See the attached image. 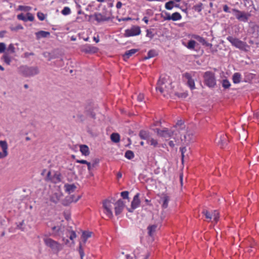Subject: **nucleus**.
Masks as SVG:
<instances>
[{
	"label": "nucleus",
	"mask_w": 259,
	"mask_h": 259,
	"mask_svg": "<svg viewBox=\"0 0 259 259\" xmlns=\"http://www.w3.org/2000/svg\"><path fill=\"white\" fill-rule=\"evenodd\" d=\"M222 86L225 89H228L230 86L231 83L228 80L225 79L222 80Z\"/></svg>",
	"instance_id": "obj_35"
},
{
	"label": "nucleus",
	"mask_w": 259,
	"mask_h": 259,
	"mask_svg": "<svg viewBox=\"0 0 259 259\" xmlns=\"http://www.w3.org/2000/svg\"><path fill=\"white\" fill-rule=\"evenodd\" d=\"M111 140L114 143H118L120 140V136L117 133H112L110 136Z\"/></svg>",
	"instance_id": "obj_28"
},
{
	"label": "nucleus",
	"mask_w": 259,
	"mask_h": 259,
	"mask_svg": "<svg viewBox=\"0 0 259 259\" xmlns=\"http://www.w3.org/2000/svg\"><path fill=\"white\" fill-rule=\"evenodd\" d=\"M26 19H27V21L29 20L30 21H32L34 20V16L31 13H28L27 14Z\"/></svg>",
	"instance_id": "obj_49"
},
{
	"label": "nucleus",
	"mask_w": 259,
	"mask_h": 259,
	"mask_svg": "<svg viewBox=\"0 0 259 259\" xmlns=\"http://www.w3.org/2000/svg\"><path fill=\"white\" fill-rule=\"evenodd\" d=\"M76 162L77 163H81V164H87L88 163V161L85 160H76Z\"/></svg>",
	"instance_id": "obj_62"
},
{
	"label": "nucleus",
	"mask_w": 259,
	"mask_h": 259,
	"mask_svg": "<svg viewBox=\"0 0 259 259\" xmlns=\"http://www.w3.org/2000/svg\"><path fill=\"white\" fill-rule=\"evenodd\" d=\"M241 75L240 73H238V72L235 73L232 76V79H233V82L234 83H239L241 81Z\"/></svg>",
	"instance_id": "obj_25"
},
{
	"label": "nucleus",
	"mask_w": 259,
	"mask_h": 259,
	"mask_svg": "<svg viewBox=\"0 0 259 259\" xmlns=\"http://www.w3.org/2000/svg\"><path fill=\"white\" fill-rule=\"evenodd\" d=\"M157 55V54L155 50H151L148 52L147 56L145 57L144 59L145 60L149 59L156 56Z\"/></svg>",
	"instance_id": "obj_29"
},
{
	"label": "nucleus",
	"mask_w": 259,
	"mask_h": 259,
	"mask_svg": "<svg viewBox=\"0 0 259 259\" xmlns=\"http://www.w3.org/2000/svg\"><path fill=\"white\" fill-rule=\"evenodd\" d=\"M138 51V49H133L127 51L123 55V58L124 61H126L128 58H130L132 55L135 54Z\"/></svg>",
	"instance_id": "obj_18"
},
{
	"label": "nucleus",
	"mask_w": 259,
	"mask_h": 259,
	"mask_svg": "<svg viewBox=\"0 0 259 259\" xmlns=\"http://www.w3.org/2000/svg\"><path fill=\"white\" fill-rule=\"evenodd\" d=\"M50 33L48 31L43 30L39 31L35 33V35L37 39H39L41 38H46L50 36Z\"/></svg>",
	"instance_id": "obj_19"
},
{
	"label": "nucleus",
	"mask_w": 259,
	"mask_h": 259,
	"mask_svg": "<svg viewBox=\"0 0 259 259\" xmlns=\"http://www.w3.org/2000/svg\"><path fill=\"white\" fill-rule=\"evenodd\" d=\"M17 18L19 20H21L25 22L27 21L26 17L22 13L18 15Z\"/></svg>",
	"instance_id": "obj_46"
},
{
	"label": "nucleus",
	"mask_w": 259,
	"mask_h": 259,
	"mask_svg": "<svg viewBox=\"0 0 259 259\" xmlns=\"http://www.w3.org/2000/svg\"><path fill=\"white\" fill-rule=\"evenodd\" d=\"M44 241L45 244L50 247L54 251L58 252L62 249V245L58 242L48 237H45Z\"/></svg>",
	"instance_id": "obj_3"
},
{
	"label": "nucleus",
	"mask_w": 259,
	"mask_h": 259,
	"mask_svg": "<svg viewBox=\"0 0 259 259\" xmlns=\"http://www.w3.org/2000/svg\"><path fill=\"white\" fill-rule=\"evenodd\" d=\"M125 157L128 159H132L134 157V154L133 151L127 150L125 153Z\"/></svg>",
	"instance_id": "obj_36"
},
{
	"label": "nucleus",
	"mask_w": 259,
	"mask_h": 259,
	"mask_svg": "<svg viewBox=\"0 0 259 259\" xmlns=\"http://www.w3.org/2000/svg\"><path fill=\"white\" fill-rule=\"evenodd\" d=\"M176 95H177V96H178L179 97H180V98H186L187 96V94H186V93H176L175 94Z\"/></svg>",
	"instance_id": "obj_51"
},
{
	"label": "nucleus",
	"mask_w": 259,
	"mask_h": 259,
	"mask_svg": "<svg viewBox=\"0 0 259 259\" xmlns=\"http://www.w3.org/2000/svg\"><path fill=\"white\" fill-rule=\"evenodd\" d=\"M81 197V195H78L76 197V198L74 199V195H72L70 197H69L68 198H66V200L67 201H68V202L69 203L70 202H77Z\"/></svg>",
	"instance_id": "obj_33"
},
{
	"label": "nucleus",
	"mask_w": 259,
	"mask_h": 259,
	"mask_svg": "<svg viewBox=\"0 0 259 259\" xmlns=\"http://www.w3.org/2000/svg\"><path fill=\"white\" fill-rule=\"evenodd\" d=\"M196 42L194 40H190L188 41L187 47L190 50H194Z\"/></svg>",
	"instance_id": "obj_34"
},
{
	"label": "nucleus",
	"mask_w": 259,
	"mask_h": 259,
	"mask_svg": "<svg viewBox=\"0 0 259 259\" xmlns=\"http://www.w3.org/2000/svg\"><path fill=\"white\" fill-rule=\"evenodd\" d=\"M61 175L60 174L56 173L54 176V178L56 179L58 181H61Z\"/></svg>",
	"instance_id": "obj_54"
},
{
	"label": "nucleus",
	"mask_w": 259,
	"mask_h": 259,
	"mask_svg": "<svg viewBox=\"0 0 259 259\" xmlns=\"http://www.w3.org/2000/svg\"><path fill=\"white\" fill-rule=\"evenodd\" d=\"M91 234L92 233L90 232H83L82 234V238L84 243H85L87 239L91 236Z\"/></svg>",
	"instance_id": "obj_30"
},
{
	"label": "nucleus",
	"mask_w": 259,
	"mask_h": 259,
	"mask_svg": "<svg viewBox=\"0 0 259 259\" xmlns=\"http://www.w3.org/2000/svg\"><path fill=\"white\" fill-rule=\"evenodd\" d=\"M62 241L64 242V244L66 245H68L69 246H70V244H69L70 242L68 239H66L65 238H63Z\"/></svg>",
	"instance_id": "obj_61"
},
{
	"label": "nucleus",
	"mask_w": 259,
	"mask_h": 259,
	"mask_svg": "<svg viewBox=\"0 0 259 259\" xmlns=\"http://www.w3.org/2000/svg\"><path fill=\"white\" fill-rule=\"evenodd\" d=\"M123 201L121 199H119L115 203V213L116 215L119 214L122 211L124 207Z\"/></svg>",
	"instance_id": "obj_13"
},
{
	"label": "nucleus",
	"mask_w": 259,
	"mask_h": 259,
	"mask_svg": "<svg viewBox=\"0 0 259 259\" xmlns=\"http://www.w3.org/2000/svg\"><path fill=\"white\" fill-rule=\"evenodd\" d=\"M0 147L2 148L3 151L0 152V159L6 157L8 154V144L5 141H0Z\"/></svg>",
	"instance_id": "obj_12"
},
{
	"label": "nucleus",
	"mask_w": 259,
	"mask_h": 259,
	"mask_svg": "<svg viewBox=\"0 0 259 259\" xmlns=\"http://www.w3.org/2000/svg\"><path fill=\"white\" fill-rule=\"evenodd\" d=\"M165 14H166V17L164 18V20H172L171 15H170L168 13H166Z\"/></svg>",
	"instance_id": "obj_57"
},
{
	"label": "nucleus",
	"mask_w": 259,
	"mask_h": 259,
	"mask_svg": "<svg viewBox=\"0 0 259 259\" xmlns=\"http://www.w3.org/2000/svg\"><path fill=\"white\" fill-rule=\"evenodd\" d=\"M184 77L187 79V84L191 90L195 89L194 80L192 78L191 75L189 73H185L184 74Z\"/></svg>",
	"instance_id": "obj_14"
},
{
	"label": "nucleus",
	"mask_w": 259,
	"mask_h": 259,
	"mask_svg": "<svg viewBox=\"0 0 259 259\" xmlns=\"http://www.w3.org/2000/svg\"><path fill=\"white\" fill-rule=\"evenodd\" d=\"M198 41L201 43L203 45L205 43V40L202 37L198 40Z\"/></svg>",
	"instance_id": "obj_64"
},
{
	"label": "nucleus",
	"mask_w": 259,
	"mask_h": 259,
	"mask_svg": "<svg viewBox=\"0 0 259 259\" xmlns=\"http://www.w3.org/2000/svg\"><path fill=\"white\" fill-rule=\"evenodd\" d=\"M121 196L123 199L128 198V192L123 191L121 193Z\"/></svg>",
	"instance_id": "obj_48"
},
{
	"label": "nucleus",
	"mask_w": 259,
	"mask_h": 259,
	"mask_svg": "<svg viewBox=\"0 0 259 259\" xmlns=\"http://www.w3.org/2000/svg\"><path fill=\"white\" fill-rule=\"evenodd\" d=\"M62 14L64 15H69L71 13V10L69 7H64L61 12Z\"/></svg>",
	"instance_id": "obj_40"
},
{
	"label": "nucleus",
	"mask_w": 259,
	"mask_h": 259,
	"mask_svg": "<svg viewBox=\"0 0 259 259\" xmlns=\"http://www.w3.org/2000/svg\"><path fill=\"white\" fill-rule=\"evenodd\" d=\"M2 59L6 63L7 65H10L11 62V58L8 54V53H5L3 56Z\"/></svg>",
	"instance_id": "obj_27"
},
{
	"label": "nucleus",
	"mask_w": 259,
	"mask_h": 259,
	"mask_svg": "<svg viewBox=\"0 0 259 259\" xmlns=\"http://www.w3.org/2000/svg\"><path fill=\"white\" fill-rule=\"evenodd\" d=\"M202 4L199 3L197 5H195L193 7V9L195 11H197L198 12H200L202 10Z\"/></svg>",
	"instance_id": "obj_39"
},
{
	"label": "nucleus",
	"mask_w": 259,
	"mask_h": 259,
	"mask_svg": "<svg viewBox=\"0 0 259 259\" xmlns=\"http://www.w3.org/2000/svg\"><path fill=\"white\" fill-rule=\"evenodd\" d=\"M19 73L25 77H30L37 75L39 73V68L37 66H20L18 68Z\"/></svg>",
	"instance_id": "obj_1"
},
{
	"label": "nucleus",
	"mask_w": 259,
	"mask_h": 259,
	"mask_svg": "<svg viewBox=\"0 0 259 259\" xmlns=\"http://www.w3.org/2000/svg\"><path fill=\"white\" fill-rule=\"evenodd\" d=\"M10 28L12 31H17L19 29H22L23 27L21 25L18 24L16 26H11Z\"/></svg>",
	"instance_id": "obj_42"
},
{
	"label": "nucleus",
	"mask_w": 259,
	"mask_h": 259,
	"mask_svg": "<svg viewBox=\"0 0 259 259\" xmlns=\"http://www.w3.org/2000/svg\"><path fill=\"white\" fill-rule=\"evenodd\" d=\"M169 200L170 198L169 196L166 195H163L159 201V202L162 204V207L163 208H166L167 207Z\"/></svg>",
	"instance_id": "obj_17"
},
{
	"label": "nucleus",
	"mask_w": 259,
	"mask_h": 259,
	"mask_svg": "<svg viewBox=\"0 0 259 259\" xmlns=\"http://www.w3.org/2000/svg\"><path fill=\"white\" fill-rule=\"evenodd\" d=\"M111 14L110 12L96 13L94 14L95 19L99 23L109 21L111 19Z\"/></svg>",
	"instance_id": "obj_5"
},
{
	"label": "nucleus",
	"mask_w": 259,
	"mask_h": 259,
	"mask_svg": "<svg viewBox=\"0 0 259 259\" xmlns=\"http://www.w3.org/2000/svg\"><path fill=\"white\" fill-rule=\"evenodd\" d=\"M80 151L83 155L88 156L90 154L89 148L85 145H80Z\"/></svg>",
	"instance_id": "obj_23"
},
{
	"label": "nucleus",
	"mask_w": 259,
	"mask_h": 259,
	"mask_svg": "<svg viewBox=\"0 0 259 259\" xmlns=\"http://www.w3.org/2000/svg\"><path fill=\"white\" fill-rule=\"evenodd\" d=\"M185 142L188 144L193 141V134L192 133L187 132L184 136Z\"/></svg>",
	"instance_id": "obj_22"
},
{
	"label": "nucleus",
	"mask_w": 259,
	"mask_h": 259,
	"mask_svg": "<svg viewBox=\"0 0 259 259\" xmlns=\"http://www.w3.org/2000/svg\"><path fill=\"white\" fill-rule=\"evenodd\" d=\"M141 33V29L139 26H134L131 29H126L125 31L124 36L129 37L139 35Z\"/></svg>",
	"instance_id": "obj_8"
},
{
	"label": "nucleus",
	"mask_w": 259,
	"mask_h": 259,
	"mask_svg": "<svg viewBox=\"0 0 259 259\" xmlns=\"http://www.w3.org/2000/svg\"><path fill=\"white\" fill-rule=\"evenodd\" d=\"M180 151L181 152L182 162L183 163L184 159L188 156L190 151L188 150L186 147H183L180 148Z\"/></svg>",
	"instance_id": "obj_21"
},
{
	"label": "nucleus",
	"mask_w": 259,
	"mask_h": 259,
	"mask_svg": "<svg viewBox=\"0 0 259 259\" xmlns=\"http://www.w3.org/2000/svg\"><path fill=\"white\" fill-rule=\"evenodd\" d=\"M204 82L206 85L210 88H213L216 85V79L215 74L211 71L205 72L203 75Z\"/></svg>",
	"instance_id": "obj_2"
},
{
	"label": "nucleus",
	"mask_w": 259,
	"mask_h": 259,
	"mask_svg": "<svg viewBox=\"0 0 259 259\" xmlns=\"http://www.w3.org/2000/svg\"><path fill=\"white\" fill-rule=\"evenodd\" d=\"M140 203L139 199V194L137 193L134 197V199L131 203V207L127 209L129 212H132L134 209L137 208Z\"/></svg>",
	"instance_id": "obj_11"
},
{
	"label": "nucleus",
	"mask_w": 259,
	"mask_h": 259,
	"mask_svg": "<svg viewBox=\"0 0 259 259\" xmlns=\"http://www.w3.org/2000/svg\"><path fill=\"white\" fill-rule=\"evenodd\" d=\"M184 124L183 121L182 120H178L176 123V126H181Z\"/></svg>",
	"instance_id": "obj_63"
},
{
	"label": "nucleus",
	"mask_w": 259,
	"mask_h": 259,
	"mask_svg": "<svg viewBox=\"0 0 259 259\" xmlns=\"http://www.w3.org/2000/svg\"><path fill=\"white\" fill-rule=\"evenodd\" d=\"M37 16L38 19L41 21H42L45 19L44 14L41 12H38Z\"/></svg>",
	"instance_id": "obj_50"
},
{
	"label": "nucleus",
	"mask_w": 259,
	"mask_h": 259,
	"mask_svg": "<svg viewBox=\"0 0 259 259\" xmlns=\"http://www.w3.org/2000/svg\"><path fill=\"white\" fill-rule=\"evenodd\" d=\"M64 188L65 191L68 192V193L70 194L71 193H73L75 191L76 189L77 188L75 185L74 184H66L64 185Z\"/></svg>",
	"instance_id": "obj_20"
},
{
	"label": "nucleus",
	"mask_w": 259,
	"mask_h": 259,
	"mask_svg": "<svg viewBox=\"0 0 259 259\" xmlns=\"http://www.w3.org/2000/svg\"><path fill=\"white\" fill-rule=\"evenodd\" d=\"M146 36L152 38H153L154 35L150 30L147 29Z\"/></svg>",
	"instance_id": "obj_52"
},
{
	"label": "nucleus",
	"mask_w": 259,
	"mask_h": 259,
	"mask_svg": "<svg viewBox=\"0 0 259 259\" xmlns=\"http://www.w3.org/2000/svg\"><path fill=\"white\" fill-rule=\"evenodd\" d=\"M223 10L224 12L227 13H230V11L229 10V8L227 5H225L223 6Z\"/></svg>",
	"instance_id": "obj_56"
},
{
	"label": "nucleus",
	"mask_w": 259,
	"mask_h": 259,
	"mask_svg": "<svg viewBox=\"0 0 259 259\" xmlns=\"http://www.w3.org/2000/svg\"><path fill=\"white\" fill-rule=\"evenodd\" d=\"M232 11L234 13L235 16L239 21L244 22L248 21L250 14L244 11H239L236 9H233Z\"/></svg>",
	"instance_id": "obj_6"
},
{
	"label": "nucleus",
	"mask_w": 259,
	"mask_h": 259,
	"mask_svg": "<svg viewBox=\"0 0 259 259\" xmlns=\"http://www.w3.org/2000/svg\"><path fill=\"white\" fill-rule=\"evenodd\" d=\"M15 48L13 44H10L8 48L6 50V51L5 53H8V54H13L15 53Z\"/></svg>",
	"instance_id": "obj_32"
},
{
	"label": "nucleus",
	"mask_w": 259,
	"mask_h": 259,
	"mask_svg": "<svg viewBox=\"0 0 259 259\" xmlns=\"http://www.w3.org/2000/svg\"><path fill=\"white\" fill-rule=\"evenodd\" d=\"M216 141L218 145L223 148L227 144L228 138L226 135L220 134L217 135Z\"/></svg>",
	"instance_id": "obj_10"
},
{
	"label": "nucleus",
	"mask_w": 259,
	"mask_h": 259,
	"mask_svg": "<svg viewBox=\"0 0 259 259\" xmlns=\"http://www.w3.org/2000/svg\"><path fill=\"white\" fill-rule=\"evenodd\" d=\"M81 51L86 53H95L97 52L98 49L95 47L87 45L82 48Z\"/></svg>",
	"instance_id": "obj_16"
},
{
	"label": "nucleus",
	"mask_w": 259,
	"mask_h": 259,
	"mask_svg": "<svg viewBox=\"0 0 259 259\" xmlns=\"http://www.w3.org/2000/svg\"><path fill=\"white\" fill-rule=\"evenodd\" d=\"M79 253L81 259H83V257L84 255L83 249L82 248L81 244L80 243L79 246Z\"/></svg>",
	"instance_id": "obj_45"
},
{
	"label": "nucleus",
	"mask_w": 259,
	"mask_h": 259,
	"mask_svg": "<svg viewBox=\"0 0 259 259\" xmlns=\"http://www.w3.org/2000/svg\"><path fill=\"white\" fill-rule=\"evenodd\" d=\"M172 20L177 21L181 19L182 16L181 14L178 12H175L171 15Z\"/></svg>",
	"instance_id": "obj_31"
},
{
	"label": "nucleus",
	"mask_w": 259,
	"mask_h": 259,
	"mask_svg": "<svg viewBox=\"0 0 259 259\" xmlns=\"http://www.w3.org/2000/svg\"><path fill=\"white\" fill-rule=\"evenodd\" d=\"M157 228V225H155V224L149 226L147 228V230L148 231V233L149 235L151 237L153 236V235H154V233L156 231Z\"/></svg>",
	"instance_id": "obj_24"
},
{
	"label": "nucleus",
	"mask_w": 259,
	"mask_h": 259,
	"mask_svg": "<svg viewBox=\"0 0 259 259\" xmlns=\"http://www.w3.org/2000/svg\"><path fill=\"white\" fill-rule=\"evenodd\" d=\"M147 142L148 144H149L153 146L154 147H156L157 145H158L157 141L153 138H149L147 140Z\"/></svg>",
	"instance_id": "obj_38"
},
{
	"label": "nucleus",
	"mask_w": 259,
	"mask_h": 259,
	"mask_svg": "<svg viewBox=\"0 0 259 259\" xmlns=\"http://www.w3.org/2000/svg\"><path fill=\"white\" fill-rule=\"evenodd\" d=\"M6 50V45L3 42H0V53L5 52Z\"/></svg>",
	"instance_id": "obj_44"
},
{
	"label": "nucleus",
	"mask_w": 259,
	"mask_h": 259,
	"mask_svg": "<svg viewBox=\"0 0 259 259\" xmlns=\"http://www.w3.org/2000/svg\"><path fill=\"white\" fill-rule=\"evenodd\" d=\"M139 136L142 139L148 140L149 139V133L145 131H141L139 133Z\"/></svg>",
	"instance_id": "obj_26"
},
{
	"label": "nucleus",
	"mask_w": 259,
	"mask_h": 259,
	"mask_svg": "<svg viewBox=\"0 0 259 259\" xmlns=\"http://www.w3.org/2000/svg\"><path fill=\"white\" fill-rule=\"evenodd\" d=\"M203 214H204L205 215V217L207 219H209L210 220L212 218V214H210V213L206 210H204L202 211Z\"/></svg>",
	"instance_id": "obj_43"
},
{
	"label": "nucleus",
	"mask_w": 259,
	"mask_h": 259,
	"mask_svg": "<svg viewBox=\"0 0 259 259\" xmlns=\"http://www.w3.org/2000/svg\"><path fill=\"white\" fill-rule=\"evenodd\" d=\"M227 39L236 48H238L242 51H246V48L248 47V46L245 42L242 41L238 38H234L231 36H228Z\"/></svg>",
	"instance_id": "obj_4"
},
{
	"label": "nucleus",
	"mask_w": 259,
	"mask_h": 259,
	"mask_svg": "<svg viewBox=\"0 0 259 259\" xmlns=\"http://www.w3.org/2000/svg\"><path fill=\"white\" fill-rule=\"evenodd\" d=\"M111 203V201L108 199L105 200L103 202V207L105 210V213L110 218L113 217Z\"/></svg>",
	"instance_id": "obj_9"
},
{
	"label": "nucleus",
	"mask_w": 259,
	"mask_h": 259,
	"mask_svg": "<svg viewBox=\"0 0 259 259\" xmlns=\"http://www.w3.org/2000/svg\"><path fill=\"white\" fill-rule=\"evenodd\" d=\"M76 235L75 232L73 231H71V234L69 236V239L71 240H73L74 238H76ZM71 243H74L73 241H72Z\"/></svg>",
	"instance_id": "obj_47"
},
{
	"label": "nucleus",
	"mask_w": 259,
	"mask_h": 259,
	"mask_svg": "<svg viewBox=\"0 0 259 259\" xmlns=\"http://www.w3.org/2000/svg\"><path fill=\"white\" fill-rule=\"evenodd\" d=\"M118 21H128V20H131L132 19L131 18V17H125V18H123L122 19H119V18H117Z\"/></svg>",
	"instance_id": "obj_58"
},
{
	"label": "nucleus",
	"mask_w": 259,
	"mask_h": 259,
	"mask_svg": "<svg viewBox=\"0 0 259 259\" xmlns=\"http://www.w3.org/2000/svg\"><path fill=\"white\" fill-rule=\"evenodd\" d=\"M34 54L33 53L26 52L24 54L25 58H28L29 56H33Z\"/></svg>",
	"instance_id": "obj_60"
},
{
	"label": "nucleus",
	"mask_w": 259,
	"mask_h": 259,
	"mask_svg": "<svg viewBox=\"0 0 259 259\" xmlns=\"http://www.w3.org/2000/svg\"><path fill=\"white\" fill-rule=\"evenodd\" d=\"M174 6V2L170 1L166 3L165 5V7L167 10H171Z\"/></svg>",
	"instance_id": "obj_37"
},
{
	"label": "nucleus",
	"mask_w": 259,
	"mask_h": 259,
	"mask_svg": "<svg viewBox=\"0 0 259 259\" xmlns=\"http://www.w3.org/2000/svg\"><path fill=\"white\" fill-rule=\"evenodd\" d=\"M23 223H24V221H23L22 222L20 223L19 225H17L18 228L21 230L22 231H24V228L22 227Z\"/></svg>",
	"instance_id": "obj_59"
},
{
	"label": "nucleus",
	"mask_w": 259,
	"mask_h": 259,
	"mask_svg": "<svg viewBox=\"0 0 259 259\" xmlns=\"http://www.w3.org/2000/svg\"><path fill=\"white\" fill-rule=\"evenodd\" d=\"M51 171H48L47 173V177L45 178V180L46 181H49L52 180V178L51 177Z\"/></svg>",
	"instance_id": "obj_53"
},
{
	"label": "nucleus",
	"mask_w": 259,
	"mask_h": 259,
	"mask_svg": "<svg viewBox=\"0 0 259 259\" xmlns=\"http://www.w3.org/2000/svg\"><path fill=\"white\" fill-rule=\"evenodd\" d=\"M166 82V79L165 78H162L160 77L157 83V87L156 88V91L160 92L161 94H162L163 86Z\"/></svg>",
	"instance_id": "obj_15"
},
{
	"label": "nucleus",
	"mask_w": 259,
	"mask_h": 259,
	"mask_svg": "<svg viewBox=\"0 0 259 259\" xmlns=\"http://www.w3.org/2000/svg\"><path fill=\"white\" fill-rule=\"evenodd\" d=\"M144 95L143 94H139V95H138V97H137V99H138V100L139 101V102H142L143 101V99H144Z\"/></svg>",
	"instance_id": "obj_55"
},
{
	"label": "nucleus",
	"mask_w": 259,
	"mask_h": 259,
	"mask_svg": "<svg viewBox=\"0 0 259 259\" xmlns=\"http://www.w3.org/2000/svg\"><path fill=\"white\" fill-rule=\"evenodd\" d=\"M154 131L156 133L158 136L165 138H170L174 134V131L169 130L165 127L162 130L155 128Z\"/></svg>",
	"instance_id": "obj_7"
},
{
	"label": "nucleus",
	"mask_w": 259,
	"mask_h": 259,
	"mask_svg": "<svg viewBox=\"0 0 259 259\" xmlns=\"http://www.w3.org/2000/svg\"><path fill=\"white\" fill-rule=\"evenodd\" d=\"M31 9V8L29 6H19L18 10L23 11H29Z\"/></svg>",
	"instance_id": "obj_41"
}]
</instances>
